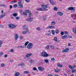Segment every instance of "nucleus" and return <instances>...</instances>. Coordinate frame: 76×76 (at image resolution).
I'll return each instance as SVG.
<instances>
[{
  "label": "nucleus",
  "mask_w": 76,
  "mask_h": 76,
  "mask_svg": "<svg viewBox=\"0 0 76 76\" xmlns=\"http://www.w3.org/2000/svg\"><path fill=\"white\" fill-rule=\"evenodd\" d=\"M32 47H33V45L31 43H29L27 46V48L28 49H31Z\"/></svg>",
  "instance_id": "obj_1"
},
{
  "label": "nucleus",
  "mask_w": 76,
  "mask_h": 76,
  "mask_svg": "<svg viewBox=\"0 0 76 76\" xmlns=\"http://www.w3.org/2000/svg\"><path fill=\"white\" fill-rule=\"evenodd\" d=\"M42 7L43 8V11H45V10H47L46 8H47V7L48 6V4H47L46 5H42Z\"/></svg>",
  "instance_id": "obj_2"
},
{
  "label": "nucleus",
  "mask_w": 76,
  "mask_h": 76,
  "mask_svg": "<svg viewBox=\"0 0 76 76\" xmlns=\"http://www.w3.org/2000/svg\"><path fill=\"white\" fill-rule=\"evenodd\" d=\"M72 72L73 73H76V66H72Z\"/></svg>",
  "instance_id": "obj_3"
},
{
  "label": "nucleus",
  "mask_w": 76,
  "mask_h": 76,
  "mask_svg": "<svg viewBox=\"0 0 76 76\" xmlns=\"http://www.w3.org/2000/svg\"><path fill=\"white\" fill-rule=\"evenodd\" d=\"M9 26L10 28H11V29H13V28H14L16 27V25L13 24H10V25H9Z\"/></svg>",
  "instance_id": "obj_4"
},
{
  "label": "nucleus",
  "mask_w": 76,
  "mask_h": 76,
  "mask_svg": "<svg viewBox=\"0 0 76 76\" xmlns=\"http://www.w3.org/2000/svg\"><path fill=\"white\" fill-rule=\"evenodd\" d=\"M76 7H69L67 9L68 10H72L73 11H75V8Z\"/></svg>",
  "instance_id": "obj_5"
},
{
  "label": "nucleus",
  "mask_w": 76,
  "mask_h": 76,
  "mask_svg": "<svg viewBox=\"0 0 76 76\" xmlns=\"http://www.w3.org/2000/svg\"><path fill=\"white\" fill-rule=\"evenodd\" d=\"M33 19H34V18L32 17L31 18H27L26 19L27 21H28L29 22H32L33 20Z\"/></svg>",
  "instance_id": "obj_6"
},
{
  "label": "nucleus",
  "mask_w": 76,
  "mask_h": 76,
  "mask_svg": "<svg viewBox=\"0 0 76 76\" xmlns=\"http://www.w3.org/2000/svg\"><path fill=\"white\" fill-rule=\"evenodd\" d=\"M69 48H66L64 50H63L62 52V53H67V52L69 51Z\"/></svg>",
  "instance_id": "obj_7"
},
{
  "label": "nucleus",
  "mask_w": 76,
  "mask_h": 76,
  "mask_svg": "<svg viewBox=\"0 0 76 76\" xmlns=\"http://www.w3.org/2000/svg\"><path fill=\"white\" fill-rule=\"evenodd\" d=\"M38 69L39 70H40V71H44V70L45 69L44 68H42L41 66H39L38 67Z\"/></svg>",
  "instance_id": "obj_8"
},
{
  "label": "nucleus",
  "mask_w": 76,
  "mask_h": 76,
  "mask_svg": "<svg viewBox=\"0 0 76 76\" xmlns=\"http://www.w3.org/2000/svg\"><path fill=\"white\" fill-rule=\"evenodd\" d=\"M18 34H16L15 35L14 39L15 41H17V39H18Z\"/></svg>",
  "instance_id": "obj_9"
},
{
  "label": "nucleus",
  "mask_w": 76,
  "mask_h": 76,
  "mask_svg": "<svg viewBox=\"0 0 76 76\" xmlns=\"http://www.w3.org/2000/svg\"><path fill=\"white\" fill-rule=\"evenodd\" d=\"M32 55V53L27 54V55L25 56V57H29L31 56Z\"/></svg>",
  "instance_id": "obj_10"
},
{
  "label": "nucleus",
  "mask_w": 76,
  "mask_h": 76,
  "mask_svg": "<svg viewBox=\"0 0 76 76\" xmlns=\"http://www.w3.org/2000/svg\"><path fill=\"white\" fill-rule=\"evenodd\" d=\"M37 10L38 11H44L43 8H39L37 9Z\"/></svg>",
  "instance_id": "obj_11"
},
{
  "label": "nucleus",
  "mask_w": 76,
  "mask_h": 76,
  "mask_svg": "<svg viewBox=\"0 0 76 76\" xmlns=\"http://www.w3.org/2000/svg\"><path fill=\"white\" fill-rule=\"evenodd\" d=\"M48 56H49V55H48V54H47L46 52H45L44 57H48Z\"/></svg>",
  "instance_id": "obj_12"
},
{
  "label": "nucleus",
  "mask_w": 76,
  "mask_h": 76,
  "mask_svg": "<svg viewBox=\"0 0 76 76\" xmlns=\"http://www.w3.org/2000/svg\"><path fill=\"white\" fill-rule=\"evenodd\" d=\"M57 14L58 15H60V16H62L63 15V13L61 12H57Z\"/></svg>",
  "instance_id": "obj_13"
},
{
  "label": "nucleus",
  "mask_w": 76,
  "mask_h": 76,
  "mask_svg": "<svg viewBox=\"0 0 76 76\" xmlns=\"http://www.w3.org/2000/svg\"><path fill=\"white\" fill-rule=\"evenodd\" d=\"M19 75H20V73L19 72H16L14 75L15 76H19Z\"/></svg>",
  "instance_id": "obj_14"
},
{
  "label": "nucleus",
  "mask_w": 76,
  "mask_h": 76,
  "mask_svg": "<svg viewBox=\"0 0 76 76\" xmlns=\"http://www.w3.org/2000/svg\"><path fill=\"white\" fill-rule=\"evenodd\" d=\"M49 28V29H52L53 28H54V26H48V27H47V28Z\"/></svg>",
  "instance_id": "obj_15"
},
{
  "label": "nucleus",
  "mask_w": 76,
  "mask_h": 76,
  "mask_svg": "<svg viewBox=\"0 0 76 76\" xmlns=\"http://www.w3.org/2000/svg\"><path fill=\"white\" fill-rule=\"evenodd\" d=\"M67 36L66 35H65L63 36H62L61 38H62V39H65L66 38H67Z\"/></svg>",
  "instance_id": "obj_16"
},
{
  "label": "nucleus",
  "mask_w": 76,
  "mask_h": 76,
  "mask_svg": "<svg viewBox=\"0 0 76 76\" xmlns=\"http://www.w3.org/2000/svg\"><path fill=\"white\" fill-rule=\"evenodd\" d=\"M55 72L56 73H57L58 72H60V70L58 69H56L54 70Z\"/></svg>",
  "instance_id": "obj_17"
},
{
  "label": "nucleus",
  "mask_w": 76,
  "mask_h": 76,
  "mask_svg": "<svg viewBox=\"0 0 76 76\" xmlns=\"http://www.w3.org/2000/svg\"><path fill=\"white\" fill-rule=\"evenodd\" d=\"M18 6H20V8H23V4H19L18 5Z\"/></svg>",
  "instance_id": "obj_18"
},
{
  "label": "nucleus",
  "mask_w": 76,
  "mask_h": 76,
  "mask_svg": "<svg viewBox=\"0 0 76 76\" xmlns=\"http://www.w3.org/2000/svg\"><path fill=\"white\" fill-rule=\"evenodd\" d=\"M29 32V30L28 29H27L26 31H24L23 32V34H25L26 33H27V32Z\"/></svg>",
  "instance_id": "obj_19"
},
{
  "label": "nucleus",
  "mask_w": 76,
  "mask_h": 76,
  "mask_svg": "<svg viewBox=\"0 0 76 76\" xmlns=\"http://www.w3.org/2000/svg\"><path fill=\"white\" fill-rule=\"evenodd\" d=\"M23 73L25 74H28L29 73V72L28 71H25L23 72Z\"/></svg>",
  "instance_id": "obj_20"
},
{
  "label": "nucleus",
  "mask_w": 76,
  "mask_h": 76,
  "mask_svg": "<svg viewBox=\"0 0 76 76\" xmlns=\"http://www.w3.org/2000/svg\"><path fill=\"white\" fill-rule=\"evenodd\" d=\"M12 15L13 16H14V17H16L18 16V14L16 13H14L12 14Z\"/></svg>",
  "instance_id": "obj_21"
},
{
  "label": "nucleus",
  "mask_w": 76,
  "mask_h": 76,
  "mask_svg": "<svg viewBox=\"0 0 76 76\" xmlns=\"http://www.w3.org/2000/svg\"><path fill=\"white\" fill-rule=\"evenodd\" d=\"M45 53V52H43L40 53V56H42V57H44V54Z\"/></svg>",
  "instance_id": "obj_22"
},
{
  "label": "nucleus",
  "mask_w": 76,
  "mask_h": 76,
  "mask_svg": "<svg viewBox=\"0 0 76 76\" xmlns=\"http://www.w3.org/2000/svg\"><path fill=\"white\" fill-rule=\"evenodd\" d=\"M29 61L30 63H33L34 62V61L32 59H30Z\"/></svg>",
  "instance_id": "obj_23"
},
{
  "label": "nucleus",
  "mask_w": 76,
  "mask_h": 76,
  "mask_svg": "<svg viewBox=\"0 0 76 76\" xmlns=\"http://www.w3.org/2000/svg\"><path fill=\"white\" fill-rule=\"evenodd\" d=\"M53 10L55 11H57V10H58V8H57V7H54Z\"/></svg>",
  "instance_id": "obj_24"
},
{
  "label": "nucleus",
  "mask_w": 76,
  "mask_h": 76,
  "mask_svg": "<svg viewBox=\"0 0 76 76\" xmlns=\"http://www.w3.org/2000/svg\"><path fill=\"white\" fill-rule=\"evenodd\" d=\"M4 16H5V15L4 14H3L2 15H1L0 16V18H1H1H3Z\"/></svg>",
  "instance_id": "obj_25"
},
{
  "label": "nucleus",
  "mask_w": 76,
  "mask_h": 76,
  "mask_svg": "<svg viewBox=\"0 0 76 76\" xmlns=\"http://www.w3.org/2000/svg\"><path fill=\"white\" fill-rule=\"evenodd\" d=\"M54 41H55V42H57V37H55L54 39Z\"/></svg>",
  "instance_id": "obj_26"
},
{
  "label": "nucleus",
  "mask_w": 76,
  "mask_h": 76,
  "mask_svg": "<svg viewBox=\"0 0 76 76\" xmlns=\"http://www.w3.org/2000/svg\"><path fill=\"white\" fill-rule=\"evenodd\" d=\"M0 6L1 7H6V5L3 4H0Z\"/></svg>",
  "instance_id": "obj_27"
},
{
  "label": "nucleus",
  "mask_w": 76,
  "mask_h": 76,
  "mask_svg": "<svg viewBox=\"0 0 76 76\" xmlns=\"http://www.w3.org/2000/svg\"><path fill=\"white\" fill-rule=\"evenodd\" d=\"M16 2H17V1H13L11 2L10 3H11V4H12L13 3H16Z\"/></svg>",
  "instance_id": "obj_28"
},
{
  "label": "nucleus",
  "mask_w": 76,
  "mask_h": 76,
  "mask_svg": "<svg viewBox=\"0 0 76 76\" xmlns=\"http://www.w3.org/2000/svg\"><path fill=\"white\" fill-rule=\"evenodd\" d=\"M49 1L50 2L51 4H52V5H54V4L53 3V1H51V0H50Z\"/></svg>",
  "instance_id": "obj_29"
},
{
  "label": "nucleus",
  "mask_w": 76,
  "mask_h": 76,
  "mask_svg": "<svg viewBox=\"0 0 76 76\" xmlns=\"http://www.w3.org/2000/svg\"><path fill=\"white\" fill-rule=\"evenodd\" d=\"M29 43V42L27 41L25 42V44H24V45L25 46H26L28 44V43Z\"/></svg>",
  "instance_id": "obj_30"
},
{
  "label": "nucleus",
  "mask_w": 76,
  "mask_h": 76,
  "mask_svg": "<svg viewBox=\"0 0 76 76\" xmlns=\"http://www.w3.org/2000/svg\"><path fill=\"white\" fill-rule=\"evenodd\" d=\"M19 66H23L24 65V63H20L19 64Z\"/></svg>",
  "instance_id": "obj_31"
},
{
  "label": "nucleus",
  "mask_w": 76,
  "mask_h": 76,
  "mask_svg": "<svg viewBox=\"0 0 76 76\" xmlns=\"http://www.w3.org/2000/svg\"><path fill=\"white\" fill-rule=\"evenodd\" d=\"M57 66L58 67H63L62 65H60V64H58Z\"/></svg>",
  "instance_id": "obj_32"
},
{
  "label": "nucleus",
  "mask_w": 76,
  "mask_h": 76,
  "mask_svg": "<svg viewBox=\"0 0 76 76\" xmlns=\"http://www.w3.org/2000/svg\"><path fill=\"white\" fill-rule=\"evenodd\" d=\"M56 24V23L54 22H52L51 23V25H55Z\"/></svg>",
  "instance_id": "obj_33"
},
{
  "label": "nucleus",
  "mask_w": 76,
  "mask_h": 76,
  "mask_svg": "<svg viewBox=\"0 0 76 76\" xmlns=\"http://www.w3.org/2000/svg\"><path fill=\"white\" fill-rule=\"evenodd\" d=\"M51 34V32H50L49 33H47L46 34V35H47V36H49V35H50Z\"/></svg>",
  "instance_id": "obj_34"
},
{
  "label": "nucleus",
  "mask_w": 76,
  "mask_h": 76,
  "mask_svg": "<svg viewBox=\"0 0 76 76\" xmlns=\"http://www.w3.org/2000/svg\"><path fill=\"white\" fill-rule=\"evenodd\" d=\"M2 43L3 42H2V41L0 40V47H1V44H2Z\"/></svg>",
  "instance_id": "obj_35"
},
{
  "label": "nucleus",
  "mask_w": 76,
  "mask_h": 76,
  "mask_svg": "<svg viewBox=\"0 0 76 76\" xmlns=\"http://www.w3.org/2000/svg\"><path fill=\"white\" fill-rule=\"evenodd\" d=\"M51 31L53 35H55V33H54V30H52Z\"/></svg>",
  "instance_id": "obj_36"
},
{
  "label": "nucleus",
  "mask_w": 76,
  "mask_h": 76,
  "mask_svg": "<svg viewBox=\"0 0 76 76\" xmlns=\"http://www.w3.org/2000/svg\"><path fill=\"white\" fill-rule=\"evenodd\" d=\"M28 17L29 18H30L31 17V16H32L31 13V12H30L29 14Z\"/></svg>",
  "instance_id": "obj_37"
},
{
  "label": "nucleus",
  "mask_w": 76,
  "mask_h": 76,
  "mask_svg": "<svg viewBox=\"0 0 76 76\" xmlns=\"http://www.w3.org/2000/svg\"><path fill=\"white\" fill-rule=\"evenodd\" d=\"M44 61L45 63H48V59H45Z\"/></svg>",
  "instance_id": "obj_38"
},
{
  "label": "nucleus",
  "mask_w": 76,
  "mask_h": 76,
  "mask_svg": "<svg viewBox=\"0 0 76 76\" xmlns=\"http://www.w3.org/2000/svg\"><path fill=\"white\" fill-rule=\"evenodd\" d=\"M50 47L53 50V49H54V46L50 45Z\"/></svg>",
  "instance_id": "obj_39"
},
{
  "label": "nucleus",
  "mask_w": 76,
  "mask_h": 76,
  "mask_svg": "<svg viewBox=\"0 0 76 76\" xmlns=\"http://www.w3.org/2000/svg\"><path fill=\"white\" fill-rule=\"evenodd\" d=\"M73 31L74 32V33H76V29H73Z\"/></svg>",
  "instance_id": "obj_40"
},
{
  "label": "nucleus",
  "mask_w": 76,
  "mask_h": 76,
  "mask_svg": "<svg viewBox=\"0 0 76 76\" xmlns=\"http://www.w3.org/2000/svg\"><path fill=\"white\" fill-rule=\"evenodd\" d=\"M17 7H18V5L16 4L14 5L13 6V7H14V8H16Z\"/></svg>",
  "instance_id": "obj_41"
},
{
  "label": "nucleus",
  "mask_w": 76,
  "mask_h": 76,
  "mask_svg": "<svg viewBox=\"0 0 76 76\" xmlns=\"http://www.w3.org/2000/svg\"><path fill=\"white\" fill-rule=\"evenodd\" d=\"M55 32H56V34H58V30H55Z\"/></svg>",
  "instance_id": "obj_42"
},
{
  "label": "nucleus",
  "mask_w": 76,
  "mask_h": 76,
  "mask_svg": "<svg viewBox=\"0 0 76 76\" xmlns=\"http://www.w3.org/2000/svg\"><path fill=\"white\" fill-rule=\"evenodd\" d=\"M61 36L64 35V32L63 31H61Z\"/></svg>",
  "instance_id": "obj_43"
},
{
  "label": "nucleus",
  "mask_w": 76,
  "mask_h": 76,
  "mask_svg": "<svg viewBox=\"0 0 76 76\" xmlns=\"http://www.w3.org/2000/svg\"><path fill=\"white\" fill-rule=\"evenodd\" d=\"M73 66H72L69 65V68H70V69H72V68H73Z\"/></svg>",
  "instance_id": "obj_44"
},
{
  "label": "nucleus",
  "mask_w": 76,
  "mask_h": 76,
  "mask_svg": "<svg viewBox=\"0 0 76 76\" xmlns=\"http://www.w3.org/2000/svg\"><path fill=\"white\" fill-rule=\"evenodd\" d=\"M49 48V45H48L46 47V49L48 50Z\"/></svg>",
  "instance_id": "obj_45"
},
{
  "label": "nucleus",
  "mask_w": 76,
  "mask_h": 76,
  "mask_svg": "<svg viewBox=\"0 0 76 76\" xmlns=\"http://www.w3.org/2000/svg\"><path fill=\"white\" fill-rule=\"evenodd\" d=\"M20 47L22 48H25V46L23 45H21L20 46Z\"/></svg>",
  "instance_id": "obj_46"
},
{
  "label": "nucleus",
  "mask_w": 76,
  "mask_h": 76,
  "mask_svg": "<svg viewBox=\"0 0 76 76\" xmlns=\"http://www.w3.org/2000/svg\"><path fill=\"white\" fill-rule=\"evenodd\" d=\"M64 34L65 35H67V34H68V32L67 31H65Z\"/></svg>",
  "instance_id": "obj_47"
},
{
  "label": "nucleus",
  "mask_w": 76,
  "mask_h": 76,
  "mask_svg": "<svg viewBox=\"0 0 76 76\" xmlns=\"http://www.w3.org/2000/svg\"><path fill=\"white\" fill-rule=\"evenodd\" d=\"M27 13L25 12H24L23 15H24L25 16H26L27 15Z\"/></svg>",
  "instance_id": "obj_48"
},
{
  "label": "nucleus",
  "mask_w": 76,
  "mask_h": 76,
  "mask_svg": "<svg viewBox=\"0 0 76 76\" xmlns=\"http://www.w3.org/2000/svg\"><path fill=\"white\" fill-rule=\"evenodd\" d=\"M20 39H23V36H20Z\"/></svg>",
  "instance_id": "obj_49"
},
{
  "label": "nucleus",
  "mask_w": 76,
  "mask_h": 76,
  "mask_svg": "<svg viewBox=\"0 0 76 76\" xmlns=\"http://www.w3.org/2000/svg\"><path fill=\"white\" fill-rule=\"evenodd\" d=\"M37 31H40V30H41V29H40V28L39 27L37 28Z\"/></svg>",
  "instance_id": "obj_50"
},
{
  "label": "nucleus",
  "mask_w": 76,
  "mask_h": 76,
  "mask_svg": "<svg viewBox=\"0 0 76 76\" xmlns=\"http://www.w3.org/2000/svg\"><path fill=\"white\" fill-rule=\"evenodd\" d=\"M1 66L2 67H4V64H1Z\"/></svg>",
  "instance_id": "obj_51"
},
{
  "label": "nucleus",
  "mask_w": 76,
  "mask_h": 76,
  "mask_svg": "<svg viewBox=\"0 0 76 76\" xmlns=\"http://www.w3.org/2000/svg\"><path fill=\"white\" fill-rule=\"evenodd\" d=\"M15 19L17 20H18V19H19V17H15Z\"/></svg>",
  "instance_id": "obj_52"
},
{
  "label": "nucleus",
  "mask_w": 76,
  "mask_h": 76,
  "mask_svg": "<svg viewBox=\"0 0 76 76\" xmlns=\"http://www.w3.org/2000/svg\"><path fill=\"white\" fill-rule=\"evenodd\" d=\"M25 12H26V13H29V10H26Z\"/></svg>",
  "instance_id": "obj_53"
},
{
  "label": "nucleus",
  "mask_w": 76,
  "mask_h": 76,
  "mask_svg": "<svg viewBox=\"0 0 76 76\" xmlns=\"http://www.w3.org/2000/svg\"><path fill=\"white\" fill-rule=\"evenodd\" d=\"M21 3H22L21 1H19L18 2V4H21Z\"/></svg>",
  "instance_id": "obj_54"
},
{
  "label": "nucleus",
  "mask_w": 76,
  "mask_h": 76,
  "mask_svg": "<svg viewBox=\"0 0 76 76\" xmlns=\"http://www.w3.org/2000/svg\"><path fill=\"white\" fill-rule=\"evenodd\" d=\"M33 70H36L37 68L35 67H34L33 68Z\"/></svg>",
  "instance_id": "obj_55"
},
{
  "label": "nucleus",
  "mask_w": 76,
  "mask_h": 76,
  "mask_svg": "<svg viewBox=\"0 0 76 76\" xmlns=\"http://www.w3.org/2000/svg\"><path fill=\"white\" fill-rule=\"evenodd\" d=\"M55 60V58H53L51 59V60H52V61H54Z\"/></svg>",
  "instance_id": "obj_56"
},
{
  "label": "nucleus",
  "mask_w": 76,
  "mask_h": 76,
  "mask_svg": "<svg viewBox=\"0 0 76 76\" xmlns=\"http://www.w3.org/2000/svg\"><path fill=\"white\" fill-rule=\"evenodd\" d=\"M7 57V54L5 55L4 56V57H5V58H6Z\"/></svg>",
  "instance_id": "obj_57"
},
{
  "label": "nucleus",
  "mask_w": 76,
  "mask_h": 76,
  "mask_svg": "<svg viewBox=\"0 0 76 76\" xmlns=\"http://www.w3.org/2000/svg\"><path fill=\"white\" fill-rule=\"evenodd\" d=\"M25 1H26V2H29V1H30L29 0H25Z\"/></svg>",
  "instance_id": "obj_58"
},
{
  "label": "nucleus",
  "mask_w": 76,
  "mask_h": 76,
  "mask_svg": "<svg viewBox=\"0 0 76 76\" xmlns=\"http://www.w3.org/2000/svg\"><path fill=\"white\" fill-rule=\"evenodd\" d=\"M13 7L12 5H10V9H12Z\"/></svg>",
  "instance_id": "obj_59"
},
{
  "label": "nucleus",
  "mask_w": 76,
  "mask_h": 76,
  "mask_svg": "<svg viewBox=\"0 0 76 76\" xmlns=\"http://www.w3.org/2000/svg\"><path fill=\"white\" fill-rule=\"evenodd\" d=\"M20 12V13L23 11V10H19Z\"/></svg>",
  "instance_id": "obj_60"
},
{
  "label": "nucleus",
  "mask_w": 76,
  "mask_h": 76,
  "mask_svg": "<svg viewBox=\"0 0 76 76\" xmlns=\"http://www.w3.org/2000/svg\"><path fill=\"white\" fill-rule=\"evenodd\" d=\"M13 49H11V50H10V51L11 52H13Z\"/></svg>",
  "instance_id": "obj_61"
},
{
  "label": "nucleus",
  "mask_w": 76,
  "mask_h": 76,
  "mask_svg": "<svg viewBox=\"0 0 76 76\" xmlns=\"http://www.w3.org/2000/svg\"><path fill=\"white\" fill-rule=\"evenodd\" d=\"M43 19L44 20H46V19H47V18L45 17H44Z\"/></svg>",
  "instance_id": "obj_62"
},
{
  "label": "nucleus",
  "mask_w": 76,
  "mask_h": 76,
  "mask_svg": "<svg viewBox=\"0 0 76 76\" xmlns=\"http://www.w3.org/2000/svg\"><path fill=\"white\" fill-rule=\"evenodd\" d=\"M3 54V52H1L0 53V55H1V56H2Z\"/></svg>",
  "instance_id": "obj_63"
},
{
  "label": "nucleus",
  "mask_w": 76,
  "mask_h": 76,
  "mask_svg": "<svg viewBox=\"0 0 76 76\" xmlns=\"http://www.w3.org/2000/svg\"><path fill=\"white\" fill-rule=\"evenodd\" d=\"M24 13V12H22L21 13V15H23V13Z\"/></svg>",
  "instance_id": "obj_64"
}]
</instances>
